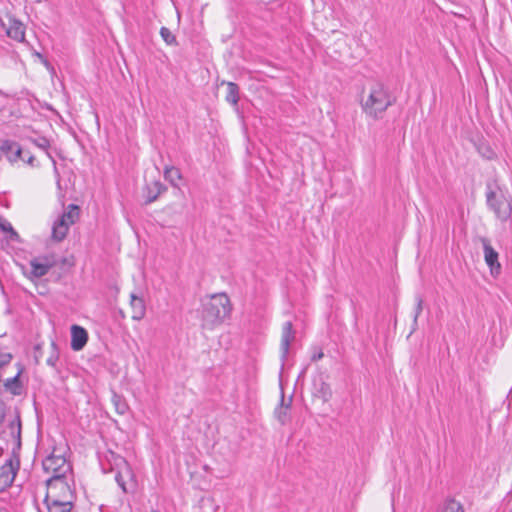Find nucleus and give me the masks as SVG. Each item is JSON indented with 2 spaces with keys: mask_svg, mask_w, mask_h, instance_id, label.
Here are the masks:
<instances>
[{
  "mask_svg": "<svg viewBox=\"0 0 512 512\" xmlns=\"http://www.w3.org/2000/svg\"><path fill=\"white\" fill-rule=\"evenodd\" d=\"M35 55L40 59V61L44 64L47 69L53 70V67L49 63V61L39 52H36Z\"/></svg>",
  "mask_w": 512,
  "mask_h": 512,
  "instance_id": "473e14b6",
  "label": "nucleus"
},
{
  "mask_svg": "<svg viewBox=\"0 0 512 512\" xmlns=\"http://www.w3.org/2000/svg\"><path fill=\"white\" fill-rule=\"evenodd\" d=\"M395 101L396 98L391 94L388 87L381 82H374L370 85L367 96L362 97L360 104L367 117L379 120Z\"/></svg>",
  "mask_w": 512,
  "mask_h": 512,
  "instance_id": "f03ea898",
  "label": "nucleus"
},
{
  "mask_svg": "<svg viewBox=\"0 0 512 512\" xmlns=\"http://www.w3.org/2000/svg\"><path fill=\"white\" fill-rule=\"evenodd\" d=\"M16 156L29 165H33L35 160V157L31 155L29 151H25L21 147H17Z\"/></svg>",
  "mask_w": 512,
  "mask_h": 512,
  "instance_id": "b1692460",
  "label": "nucleus"
},
{
  "mask_svg": "<svg viewBox=\"0 0 512 512\" xmlns=\"http://www.w3.org/2000/svg\"><path fill=\"white\" fill-rule=\"evenodd\" d=\"M226 101L232 105H237L239 101V87L234 82L227 83Z\"/></svg>",
  "mask_w": 512,
  "mask_h": 512,
  "instance_id": "a211bd4d",
  "label": "nucleus"
},
{
  "mask_svg": "<svg viewBox=\"0 0 512 512\" xmlns=\"http://www.w3.org/2000/svg\"><path fill=\"white\" fill-rule=\"evenodd\" d=\"M480 242L483 246L484 251V259L489 267L490 274L492 277L496 278L501 273V264L499 263V254L498 252L491 246L490 240L486 237H480Z\"/></svg>",
  "mask_w": 512,
  "mask_h": 512,
  "instance_id": "6e6552de",
  "label": "nucleus"
},
{
  "mask_svg": "<svg viewBox=\"0 0 512 512\" xmlns=\"http://www.w3.org/2000/svg\"><path fill=\"white\" fill-rule=\"evenodd\" d=\"M21 372L22 370H20L14 377L8 378L4 381L5 389L14 396H19L22 393V384L19 379Z\"/></svg>",
  "mask_w": 512,
  "mask_h": 512,
  "instance_id": "dca6fc26",
  "label": "nucleus"
},
{
  "mask_svg": "<svg viewBox=\"0 0 512 512\" xmlns=\"http://www.w3.org/2000/svg\"><path fill=\"white\" fill-rule=\"evenodd\" d=\"M483 155L488 158V159H491L493 156H494V152L487 147V153H483Z\"/></svg>",
  "mask_w": 512,
  "mask_h": 512,
  "instance_id": "72a5a7b5",
  "label": "nucleus"
},
{
  "mask_svg": "<svg viewBox=\"0 0 512 512\" xmlns=\"http://www.w3.org/2000/svg\"><path fill=\"white\" fill-rule=\"evenodd\" d=\"M288 409H289V405H287V406L281 405L279 407V409L276 410L277 419L279 420V422L282 425L286 424L287 421L289 420Z\"/></svg>",
  "mask_w": 512,
  "mask_h": 512,
  "instance_id": "393cba45",
  "label": "nucleus"
},
{
  "mask_svg": "<svg viewBox=\"0 0 512 512\" xmlns=\"http://www.w3.org/2000/svg\"><path fill=\"white\" fill-rule=\"evenodd\" d=\"M232 305L225 293L212 295L202 302V328L212 330L230 317Z\"/></svg>",
  "mask_w": 512,
  "mask_h": 512,
  "instance_id": "7ed1b4c3",
  "label": "nucleus"
},
{
  "mask_svg": "<svg viewBox=\"0 0 512 512\" xmlns=\"http://www.w3.org/2000/svg\"><path fill=\"white\" fill-rule=\"evenodd\" d=\"M112 403L118 414L123 415L128 411V405L126 401L121 396L115 393L112 396Z\"/></svg>",
  "mask_w": 512,
  "mask_h": 512,
  "instance_id": "4be33fe9",
  "label": "nucleus"
},
{
  "mask_svg": "<svg viewBox=\"0 0 512 512\" xmlns=\"http://www.w3.org/2000/svg\"><path fill=\"white\" fill-rule=\"evenodd\" d=\"M164 177L173 186H177V181L181 179V173L178 168L170 166L165 168Z\"/></svg>",
  "mask_w": 512,
  "mask_h": 512,
  "instance_id": "aec40b11",
  "label": "nucleus"
},
{
  "mask_svg": "<svg viewBox=\"0 0 512 512\" xmlns=\"http://www.w3.org/2000/svg\"><path fill=\"white\" fill-rule=\"evenodd\" d=\"M79 217V207L70 204L67 211L57 218L52 226V238L55 241H62L72 225Z\"/></svg>",
  "mask_w": 512,
  "mask_h": 512,
  "instance_id": "39448f33",
  "label": "nucleus"
},
{
  "mask_svg": "<svg viewBox=\"0 0 512 512\" xmlns=\"http://www.w3.org/2000/svg\"><path fill=\"white\" fill-rule=\"evenodd\" d=\"M486 202L500 221L505 222L511 217L512 203L506 198L499 187H493L491 184H487Z\"/></svg>",
  "mask_w": 512,
  "mask_h": 512,
  "instance_id": "20e7f679",
  "label": "nucleus"
},
{
  "mask_svg": "<svg viewBox=\"0 0 512 512\" xmlns=\"http://www.w3.org/2000/svg\"><path fill=\"white\" fill-rule=\"evenodd\" d=\"M13 356L11 353H1L0 352V368L8 365L11 360H12Z\"/></svg>",
  "mask_w": 512,
  "mask_h": 512,
  "instance_id": "c756f323",
  "label": "nucleus"
},
{
  "mask_svg": "<svg viewBox=\"0 0 512 512\" xmlns=\"http://www.w3.org/2000/svg\"><path fill=\"white\" fill-rule=\"evenodd\" d=\"M52 353L47 359V364L51 367H56V364L59 360L58 351L56 349V344L54 342L51 343Z\"/></svg>",
  "mask_w": 512,
  "mask_h": 512,
  "instance_id": "bb28decb",
  "label": "nucleus"
},
{
  "mask_svg": "<svg viewBox=\"0 0 512 512\" xmlns=\"http://www.w3.org/2000/svg\"><path fill=\"white\" fill-rule=\"evenodd\" d=\"M315 396L322 399L323 402H328L332 397L330 385L324 381H321L316 388Z\"/></svg>",
  "mask_w": 512,
  "mask_h": 512,
  "instance_id": "6ab92c4d",
  "label": "nucleus"
},
{
  "mask_svg": "<svg viewBox=\"0 0 512 512\" xmlns=\"http://www.w3.org/2000/svg\"><path fill=\"white\" fill-rule=\"evenodd\" d=\"M121 461L123 462V464H125V466H127V463L124 459H121Z\"/></svg>",
  "mask_w": 512,
  "mask_h": 512,
  "instance_id": "c9c22d12",
  "label": "nucleus"
},
{
  "mask_svg": "<svg viewBox=\"0 0 512 512\" xmlns=\"http://www.w3.org/2000/svg\"><path fill=\"white\" fill-rule=\"evenodd\" d=\"M115 481L119 485V487L122 489L123 492H127L125 481L123 479L122 473L117 472L115 475Z\"/></svg>",
  "mask_w": 512,
  "mask_h": 512,
  "instance_id": "7c9ffc66",
  "label": "nucleus"
},
{
  "mask_svg": "<svg viewBox=\"0 0 512 512\" xmlns=\"http://www.w3.org/2000/svg\"><path fill=\"white\" fill-rule=\"evenodd\" d=\"M43 469L51 476L47 480H63L67 479L66 474L71 471V466L66 458L62 455L51 454L42 462Z\"/></svg>",
  "mask_w": 512,
  "mask_h": 512,
  "instance_id": "423d86ee",
  "label": "nucleus"
},
{
  "mask_svg": "<svg viewBox=\"0 0 512 512\" xmlns=\"http://www.w3.org/2000/svg\"><path fill=\"white\" fill-rule=\"evenodd\" d=\"M32 142L35 146L42 149L46 152L47 156L52 160L54 167L56 168V161L52 157V155L49 153L48 149L50 147V141L46 137H38L35 139H32Z\"/></svg>",
  "mask_w": 512,
  "mask_h": 512,
  "instance_id": "412c9836",
  "label": "nucleus"
},
{
  "mask_svg": "<svg viewBox=\"0 0 512 512\" xmlns=\"http://www.w3.org/2000/svg\"><path fill=\"white\" fill-rule=\"evenodd\" d=\"M296 337V331L293 328L291 321H286L282 326L280 352L281 360L284 363L287 360L290 345L294 342Z\"/></svg>",
  "mask_w": 512,
  "mask_h": 512,
  "instance_id": "9d476101",
  "label": "nucleus"
},
{
  "mask_svg": "<svg viewBox=\"0 0 512 512\" xmlns=\"http://www.w3.org/2000/svg\"><path fill=\"white\" fill-rule=\"evenodd\" d=\"M3 419H4V415H0V424L2 423Z\"/></svg>",
  "mask_w": 512,
  "mask_h": 512,
  "instance_id": "f704fd0d",
  "label": "nucleus"
},
{
  "mask_svg": "<svg viewBox=\"0 0 512 512\" xmlns=\"http://www.w3.org/2000/svg\"><path fill=\"white\" fill-rule=\"evenodd\" d=\"M440 512H464L463 505L454 498H447L443 502Z\"/></svg>",
  "mask_w": 512,
  "mask_h": 512,
  "instance_id": "f3484780",
  "label": "nucleus"
},
{
  "mask_svg": "<svg viewBox=\"0 0 512 512\" xmlns=\"http://www.w3.org/2000/svg\"><path fill=\"white\" fill-rule=\"evenodd\" d=\"M323 357H324V353H323L322 349L321 348H315V351H314V353L311 356V360L315 362V361H319Z\"/></svg>",
  "mask_w": 512,
  "mask_h": 512,
  "instance_id": "2f4dec72",
  "label": "nucleus"
},
{
  "mask_svg": "<svg viewBox=\"0 0 512 512\" xmlns=\"http://www.w3.org/2000/svg\"><path fill=\"white\" fill-rule=\"evenodd\" d=\"M6 33H7L8 37H10L16 41H19V42L24 41V38H25L24 25L16 19H13V18L8 19V26L6 29Z\"/></svg>",
  "mask_w": 512,
  "mask_h": 512,
  "instance_id": "f8f14e48",
  "label": "nucleus"
},
{
  "mask_svg": "<svg viewBox=\"0 0 512 512\" xmlns=\"http://www.w3.org/2000/svg\"><path fill=\"white\" fill-rule=\"evenodd\" d=\"M130 305L132 308V319L136 321L143 319L146 313V306L143 298L137 296L135 293H131Z\"/></svg>",
  "mask_w": 512,
  "mask_h": 512,
  "instance_id": "ddd939ff",
  "label": "nucleus"
},
{
  "mask_svg": "<svg viewBox=\"0 0 512 512\" xmlns=\"http://www.w3.org/2000/svg\"><path fill=\"white\" fill-rule=\"evenodd\" d=\"M17 147H20L17 143L6 140L2 142L0 146V152H16Z\"/></svg>",
  "mask_w": 512,
  "mask_h": 512,
  "instance_id": "c85d7f7f",
  "label": "nucleus"
},
{
  "mask_svg": "<svg viewBox=\"0 0 512 512\" xmlns=\"http://www.w3.org/2000/svg\"><path fill=\"white\" fill-rule=\"evenodd\" d=\"M46 485L48 491L45 495L46 500L54 499L57 500H65L67 503H73L76 500V493L73 488H71L67 479L63 480H46Z\"/></svg>",
  "mask_w": 512,
  "mask_h": 512,
  "instance_id": "0eeeda50",
  "label": "nucleus"
},
{
  "mask_svg": "<svg viewBox=\"0 0 512 512\" xmlns=\"http://www.w3.org/2000/svg\"><path fill=\"white\" fill-rule=\"evenodd\" d=\"M0 229L3 232H9L11 235L17 236V232L13 229L11 223L2 216H0Z\"/></svg>",
  "mask_w": 512,
  "mask_h": 512,
  "instance_id": "cd10ccee",
  "label": "nucleus"
},
{
  "mask_svg": "<svg viewBox=\"0 0 512 512\" xmlns=\"http://www.w3.org/2000/svg\"><path fill=\"white\" fill-rule=\"evenodd\" d=\"M160 35L168 45H177L176 37L167 27H162L160 29Z\"/></svg>",
  "mask_w": 512,
  "mask_h": 512,
  "instance_id": "5701e85b",
  "label": "nucleus"
},
{
  "mask_svg": "<svg viewBox=\"0 0 512 512\" xmlns=\"http://www.w3.org/2000/svg\"><path fill=\"white\" fill-rule=\"evenodd\" d=\"M416 306L414 309V323H417V319L422 313L424 300L421 295H416Z\"/></svg>",
  "mask_w": 512,
  "mask_h": 512,
  "instance_id": "a878e982",
  "label": "nucleus"
},
{
  "mask_svg": "<svg viewBox=\"0 0 512 512\" xmlns=\"http://www.w3.org/2000/svg\"><path fill=\"white\" fill-rule=\"evenodd\" d=\"M44 504L46 505L48 512H71L74 506L73 503L63 502V500L59 501V499H50L47 501L46 497L44 498Z\"/></svg>",
  "mask_w": 512,
  "mask_h": 512,
  "instance_id": "2eb2a0df",
  "label": "nucleus"
},
{
  "mask_svg": "<svg viewBox=\"0 0 512 512\" xmlns=\"http://www.w3.org/2000/svg\"><path fill=\"white\" fill-rule=\"evenodd\" d=\"M164 191H166V187L159 181L147 185L144 190L145 203L150 204L156 201Z\"/></svg>",
  "mask_w": 512,
  "mask_h": 512,
  "instance_id": "4468645a",
  "label": "nucleus"
},
{
  "mask_svg": "<svg viewBox=\"0 0 512 512\" xmlns=\"http://www.w3.org/2000/svg\"><path fill=\"white\" fill-rule=\"evenodd\" d=\"M88 341L87 331L78 325L71 327V348L74 351H80L84 348Z\"/></svg>",
  "mask_w": 512,
  "mask_h": 512,
  "instance_id": "9b49d317",
  "label": "nucleus"
},
{
  "mask_svg": "<svg viewBox=\"0 0 512 512\" xmlns=\"http://www.w3.org/2000/svg\"><path fill=\"white\" fill-rule=\"evenodd\" d=\"M3 433L13 441L11 455L0 467V488L6 489L12 486L20 469L21 419L18 413L9 420L7 430ZM5 439L9 441L8 438Z\"/></svg>",
  "mask_w": 512,
  "mask_h": 512,
  "instance_id": "f257e3e1",
  "label": "nucleus"
},
{
  "mask_svg": "<svg viewBox=\"0 0 512 512\" xmlns=\"http://www.w3.org/2000/svg\"><path fill=\"white\" fill-rule=\"evenodd\" d=\"M56 265V260L53 255H44L33 258L30 261V275L34 278H41L45 276L50 268Z\"/></svg>",
  "mask_w": 512,
  "mask_h": 512,
  "instance_id": "1a4fd4ad",
  "label": "nucleus"
}]
</instances>
